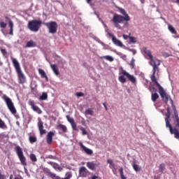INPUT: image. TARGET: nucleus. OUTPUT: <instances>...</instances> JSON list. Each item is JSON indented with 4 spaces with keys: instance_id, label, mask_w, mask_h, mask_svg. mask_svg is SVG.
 <instances>
[{
    "instance_id": "7",
    "label": "nucleus",
    "mask_w": 179,
    "mask_h": 179,
    "mask_svg": "<svg viewBox=\"0 0 179 179\" xmlns=\"http://www.w3.org/2000/svg\"><path fill=\"white\" fill-rule=\"evenodd\" d=\"M45 26L48 27L49 33L50 34H55L58 30V24L55 21H51L49 22H45Z\"/></svg>"
},
{
    "instance_id": "10",
    "label": "nucleus",
    "mask_w": 179,
    "mask_h": 179,
    "mask_svg": "<svg viewBox=\"0 0 179 179\" xmlns=\"http://www.w3.org/2000/svg\"><path fill=\"white\" fill-rule=\"evenodd\" d=\"M38 128L40 132V135H45L47 131L44 129V122H43L40 118L38 119Z\"/></svg>"
},
{
    "instance_id": "32",
    "label": "nucleus",
    "mask_w": 179,
    "mask_h": 179,
    "mask_svg": "<svg viewBox=\"0 0 179 179\" xmlns=\"http://www.w3.org/2000/svg\"><path fill=\"white\" fill-rule=\"evenodd\" d=\"M29 139L30 143H35V142H37V137L34 136H30Z\"/></svg>"
},
{
    "instance_id": "26",
    "label": "nucleus",
    "mask_w": 179,
    "mask_h": 179,
    "mask_svg": "<svg viewBox=\"0 0 179 179\" xmlns=\"http://www.w3.org/2000/svg\"><path fill=\"white\" fill-rule=\"evenodd\" d=\"M0 128L1 129H8V126L5 124V122L3 121L2 119L0 118Z\"/></svg>"
},
{
    "instance_id": "38",
    "label": "nucleus",
    "mask_w": 179,
    "mask_h": 179,
    "mask_svg": "<svg viewBox=\"0 0 179 179\" xmlns=\"http://www.w3.org/2000/svg\"><path fill=\"white\" fill-rule=\"evenodd\" d=\"M130 66L131 69H134L135 68V59L132 58L130 62Z\"/></svg>"
},
{
    "instance_id": "36",
    "label": "nucleus",
    "mask_w": 179,
    "mask_h": 179,
    "mask_svg": "<svg viewBox=\"0 0 179 179\" xmlns=\"http://www.w3.org/2000/svg\"><path fill=\"white\" fill-rule=\"evenodd\" d=\"M71 177H72V172L69 171L66 173L64 178L71 179Z\"/></svg>"
},
{
    "instance_id": "11",
    "label": "nucleus",
    "mask_w": 179,
    "mask_h": 179,
    "mask_svg": "<svg viewBox=\"0 0 179 179\" xmlns=\"http://www.w3.org/2000/svg\"><path fill=\"white\" fill-rule=\"evenodd\" d=\"M79 176L82 178L87 177L89 176V171L86 167L81 166L79 169Z\"/></svg>"
},
{
    "instance_id": "59",
    "label": "nucleus",
    "mask_w": 179,
    "mask_h": 179,
    "mask_svg": "<svg viewBox=\"0 0 179 179\" xmlns=\"http://www.w3.org/2000/svg\"><path fill=\"white\" fill-rule=\"evenodd\" d=\"M0 179H3V176H0Z\"/></svg>"
},
{
    "instance_id": "6",
    "label": "nucleus",
    "mask_w": 179,
    "mask_h": 179,
    "mask_svg": "<svg viewBox=\"0 0 179 179\" xmlns=\"http://www.w3.org/2000/svg\"><path fill=\"white\" fill-rule=\"evenodd\" d=\"M14 150L17 153L21 164H22V166H27V162H26V157H24V155L23 154V150H22V148H20V146L19 145H17L14 148Z\"/></svg>"
},
{
    "instance_id": "27",
    "label": "nucleus",
    "mask_w": 179,
    "mask_h": 179,
    "mask_svg": "<svg viewBox=\"0 0 179 179\" xmlns=\"http://www.w3.org/2000/svg\"><path fill=\"white\" fill-rule=\"evenodd\" d=\"M57 127H58L59 129H62V131L63 132H66V131H68V129L66 128V126H65L62 124H59Z\"/></svg>"
},
{
    "instance_id": "24",
    "label": "nucleus",
    "mask_w": 179,
    "mask_h": 179,
    "mask_svg": "<svg viewBox=\"0 0 179 179\" xmlns=\"http://www.w3.org/2000/svg\"><path fill=\"white\" fill-rule=\"evenodd\" d=\"M157 99H159V94L156 93V92H152V94H151L152 101H153L155 103L156 101V100H157Z\"/></svg>"
},
{
    "instance_id": "53",
    "label": "nucleus",
    "mask_w": 179,
    "mask_h": 179,
    "mask_svg": "<svg viewBox=\"0 0 179 179\" xmlns=\"http://www.w3.org/2000/svg\"><path fill=\"white\" fill-rule=\"evenodd\" d=\"M92 179H97V176H94Z\"/></svg>"
},
{
    "instance_id": "55",
    "label": "nucleus",
    "mask_w": 179,
    "mask_h": 179,
    "mask_svg": "<svg viewBox=\"0 0 179 179\" xmlns=\"http://www.w3.org/2000/svg\"><path fill=\"white\" fill-rule=\"evenodd\" d=\"M13 178V175H10V179H12Z\"/></svg>"
},
{
    "instance_id": "33",
    "label": "nucleus",
    "mask_w": 179,
    "mask_h": 179,
    "mask_svg": "<svg viewBox=\"0 0 179 179\" xmlns=\"http://www.w3.org/2000/svg\"><path fill=\"white\" fill-rule=\"evenodd\" d=\"M48 95L45 92H43L42 95L39 97V100H47Z\"/></svg>"
},
{
    "instance_id": "62",
    "label": "nucleus",
    "mask_w": 179,
    "mask_h": 179,
    "mask_svg": "<svg viewBox=\"0 0 179 179\" xmlns=\"http://www.w3.org/2000/svg\"><path fill=\"white\" fill-rule=\"evenodd\" d=\"M42 179H43V178H42Z\"/></svg>"
},
{
    "instance_id": "17",
    "label": "nucleus",
    "mask_w": 179,
    "mask_h": 179,
    "mask_svg": "<svg viewBox=\"0 0 179 179\" xmlns=\"http://www.w3.org/2000/svg\"><path fill=\"white\" fill-rule=\"evenodd\" d=\"M48 164H50L53 169H55V170H59V171H62V167L59 166V164L52 162H48Z\"/></svg>"
},
{
    "instance_id": "50",
    "label": "nucleus",
    "mask_w": 179,
    "mask_h": 179,
    "mask_svg": "<svg viewBox=\"0 0 179 179\" xmlns=\"http://www.w3.org/2000/svg\"><path fill=\"white\" fill-rule=\"evenodd\" d=\"M103 106H104L106 111H107L108 108H107V105L106 104V103H103Z\"/></svg>"
},
{
    "instance_id": "56",
    "label": "nucleus",
    "mask_w": 179,
    "mask_h": 179,
    "mask_svg": "<svg viewBox=\"0 0 179 179\" xmlns=\"http://www.w3.org/2000/svg\"><path fill=\"white\" fill-rule=\"evenodd\" d=\"M176 3L179 4V0H176Z\"/></svg>"
},
{
    "instance_id": "49",
    "label": "nucleus",
    "mask_w": 179,
    "mask_h": 179,
    "mask_svg": "<svg viewBox=\"0 0 179 179\" xmlns=\"http://www.w3.org/2000/svg\"><path fill=\"white\" fill-rule=\"evenodd\" d=\"M108 36H109V37H111V38H112V41H113L114 37H115V36L114 35H113V34H111V33H108Z\"/></svg>"
},
{
    "instance_id": "29",
    "label": "nucleus",
    "mask_w": 179,
    "mask_h": 179,
    "mask_svg": "<svg viewBox=\"0 0 179 179\" xmlns=\"http://www.w3.org/2000/svg\"><path fill=\"white\" fill-rule=\"evenodd\" d=\"M29 158L30 160H31V162H33L34 163H36V162H37V157L34 154H30Z\"/></svg>"
},
{
    "instance_id": "30",
    "label": "nucleus",
    "mask_w": 179,
    "mask_h": 179,
    "mask_svg": "<svg viewBox=\"0 0 179 179\" xmlns=\"http://www.w3.org/2000/svg\"><path fill=\"white\" fill-rule=\"evenodd\" d=\"M119 173L120 174L121 179H127V177H125V176H124V168L121 167L119 170Z\"/></svg>"
},
{
    "instance_id": "41",
    "label": "nucleus",
    "mask_w": 179,
    "mask_h": 179,
    "mask_svg": "<svg viewBox=\"0 0 179 179\" xmlns=\"http://www.w3.org/2000/svg\"><path fill=\"white\" fill-rule=\"evenodd\" d=\"M80 130L82 131L83 135H87V131H86V129H85V127H81Z\"/></svg>"
},
{
    "instance_id": "4",
    "label": "nucleus",
    "mask_w": 179,
    "mask_h": 179,
    "mask_svg": "<svg viewBox=\"0 0 179 179\" xmlns=\"http://www.w3.org/2000/svg\"><path fill=\"white\" fill-rule=\"evenodd\" d=\"M121 74L123 76H120L118 77V80L120 82V83H127V78H125V76H127V78L129 79V81L131 82V83H136V78L129 74V73L127 72V71L122 69L121 71Z\"/></svg>"
},
{
    "instance_id": "16",
    "label": "nucleus",
    "mask_w": 179,
    "mask_h": 179,
    "mask_svg": "<svg viewBox=\"0 0 179 179\" xmlns=\"http://www.w3.org/2000/svg\"><path fill=\"white\" fill-rule=\"evenodd\" d=\"M87 167H88L90 170L94 171V170H96V167H99V165L93 162H89L87 163Z\"/></svg>"
},
{
    "instance_id": "52",
    "label": "nucleus",
    "mask_w": 179,
    "mask_h": 179,
    "mask_svg": "<svg viewBox=\"0 0 179 179\" xmlns=\"http://www.w3.org/2000/svg\"><path fill=\"white\" fill-rule=\"evenodd\" d=\"M166 111H167V113H170V106H168L166 108Z\"/></svg>"
},
{
    "instance_id": "20",
    "label": "nucleus",
    "mask_w": 179,
    "mask_h": 179,
    "mask_svg": "<svg viewBox=\"0 0 179 179\" xmlns=\"http://www.w3.org/2000/svg\"><path fill=\"white\" fill-rule=\"evenodd\" d=\"M36 46H37V44L36 43V42H34V41H32V40L28 41L26 45V47L27 48H31Z\"/></svg>"
},
{
    "instance_id": "14",
    "label": "nucleus",
    "mask_w": 179,
    "mask_h": 179,
    "mask_svg": "<svg viewBox=\"0 0 179 179\" xmlns=\"http://www.w3.org/2000/svg\"><path fill=\"white\" fill-rule=\"evenodd\" d=\"M55 136V133L53 131H49L46 136V141L48 145H51L52 143V137Z\"/></svg>"
},
{
    "instance_id": "60",
    "label": "nucleus",
    "mask_w": 179,
    "mask_h": 179,
    "mask_svg": "<svg viewBox=\"0 0 179 179\" xmlns=\"http://www.w3.org/2000/svg\"><path fill=\"white\" fill-rule=\"evenodd\" d=\"M135 54H136V51L134 52V55H135Z\"/></svg>"
},
{
    "instance_id": "48",
    "label": "nucleus",
    "mask_w": 179,
    "mask_h": 179,
    "mask_svg": "<svg viewBox=\"0 0 179 179\" xmlns=\"http://www.w3.org/2000/svg\"><path fill=\"white\" fill-rule=\"evenodd\" d=\"M122 37H123V38H124V40H128V38H129L131 36H129L128 35L123 34Z\"/></svg>"
},
{
    "instance_id": "15",
    "label": "nucleus",
    "mask_w": 179,
    "mask_h": 179,
    "mask_svg": "<svg viewBox=\"0 0 179 179\" xmlns=\"http://www.w3.org/2000/svg\"><path fill=\"white\" fill-rule=\"evenodd\" d=\"M13 65L14 66V68H15L16 72H20L22 71V69H20V64H19V62L13 57L11 58Z\"/></svg>"
},
{
    "instance_id": "39",
    "label": "nucleus",
    "mask_w": 179,
    "mask_h": 179,
    "mask_svg": "<svg viewBox=\"0 0 179 179\" xmlns=\"http://www.w3.org/2000/svg\"><path fill=\"white\" fill-rule=\"evenodd\" d=\"M166 168V166L164 165V164H161L159 166V171H161L162 173H163V171H164V169Z\"/></svg>"
},
{
    "instance_id": "40",
    "label": "nucleus",
    "mask_w": 179,
    "mask_h": 179,
    "mask_svg": "<svg viewBox=\"0 0 179 179\" xmlns=\"http://www.w3.org/2000/svg\"><path fill=\"white\" fill-rule=\"evenodd\" d=\"M107 163H108V164H110V166H112V167H113V169L115 168V164H114V162H113V159H108V160H107Z\"/></svg>"
},
{
    "instance_id": "19",
    "label": "nucleus",
    "mask_w": 179,
    "mask_h": 179,
    "mask_svg": "<svg viewBox=\"0 0 179 179\" xmlns=\"http://www.w3.org/2000/svg\"><path fill=\"white\" fill-rule=\"evenodd\" d=\"M38 73L39 75H41V78H44L46 82H48V76H47V73H45V71H44V70L39 69Z\"/></svg>"
},
{
    "instance_id": "25",
    "label": "nucleus",
    "mask_w": 179,
    "mask_h": 179,
    "mask_svg": "<svg viewBox=\"0 0 179 179\" xmlns=\"http://www.w3.org/2000/svg\"><path fill=\"white\" fill-rule=\"evenodd\" d=\"M101 59H106L107 61H109L110 62H113L114 61V58L110 55H106L101 57Z\"/></svg>"
},
{
    "instance_id": "54",
    "label": "nucleus",
    "mask_w": 179,
    "mask_h": 179,
    "mask_svg": "<svg viewBox=\"0 0 179 179\" xmlns=\"http://www.w3.org/2000/svg\"><path fill=\"white\" fill-rule=\"evenodd\" d=\"M87 3H90L92 2V0H87Z\"/></svg>"
},
{
    "instance_id": "45",
    "label": "nucleus",
    "mask_w": 179,
    "mask_h": 179,
    "mask_svg": "<svg viewBox=\"0 0 179 179\" xmlns=\"http://www.w3.org/2000/svg\"><path fill=\"white\" fill-rule=\"evenodd\" d=\"M1 52L3 54V55H7V54H8V52L6 51V49L1 48Z\"/></svg>"
},
{
    "instance_id": "51",
    "label": "nucleus",
    "mask_w": 179,
    "mask_h": 179,
    "mask_svg": "<svg viewBox=\"0 0 179 179\" xmlns=\"http://www.w3.org/2000/svg\"><path fill=\"white\" fill-rule=\"evenodd\" d=\"M0 177H3V179L6 178V176L5 175H2V174L1 173V171H0Z\"/></svg>"
},
{
    "instance_id": "31",
    "label": "nucleus",
    "mask_w": 179,
    "mask_h": 179,
    "mask_svg": "<svg viewBox=\"0 0 179 179\" xmlns=\"http://www.w3.org/2000/svg\"><path fill=\"white\" fill-rule=\"evenodd\" d=\"M168 29L172 34H177V31L171 25H169Z\"/></svg>"
},
{
    "instance_id": "34",
    "label": "nucleus",
    "mask_w": 179,
    "mask_h": 179,
    "mask_svg": "<svg viewBox=\"0 0 179 179\" xmlns=\"http://www.w3.org/2000/svg\"><path fill=\"white\" fill-rule=\"evenodd\" d=\"M66 120L70 122V124L75 122V120H73L69 115H66Z\"/></svg>"
},
{
    "instance_id": "57",
    "label": "nucleus",
    "mask_w": 179,
    "mask_h": 179,
    "mask_svg": "<svg viewBox=\"0 0 179 179\" xmlns=\"http://www.w3.org/2000/svg\"><path fill=\"white\" fill-rule=\"evenodd\" d=\"M14 179H20V178H19L18 177H15Z\"/></svg>"
},
{
    "instance_id": "8",
    "label": "nucleus",
    "mask_w": 179,
    "mask_h": 179,
    "mask_svg": "<svg viewBox=\"0 0 179 179\" xmlns=\"http://www.w3.org/2000/svg\"><path fill=\"white\" fill-rule=\"evenodd\" d=\"M3 100L5 103H6V106L8 108V110L12 113L13 114H16L17 111L16 110V108H15V105L13 104V102L12 101V99L10 98L4 96Z\"/></svg>"
},
{
    "instance_id": "21",
    "label": "nucleus",
    "mask_w": 179,
    "mask_h": 179,
    "mask_svg": "<svg viewBox=\"0 0 179 179\" xmlns=\"http://www.w3.org/2000/svg\"><path fill=\"white\" fill-rule=\"evenodd\" d=\"M51 69H52L54 73L58 76V75H59V70H58V67L57 66V65L55 64H51L50 65Z\"/></svg>"
},
{
    "instance_id": "5",
    "label": "nucleus",
    "mask_w": 179,
    "mask_h": 179,
    "mask_svg": "<svg viewBox=\"0 0 179 179\" xmlns=\"http://www.w3.org/2000/svg\"><path fill=\"white\" fill-rule=\"evenodd\" d=\"M41 20H33L28 22V28L31 31H34L35 33H37L38 30H40V28L41 27L42 24Z\"/></svg>"
},
{
    "instance_id": "28",
    "label": "nucleus",
    "mask_w": 179,
    "mask_h": 179,
    "mask_svg": "<svg viewBox=\"0 0 179 179\" xmlns=\"http://www.w3.org/2000/svg\"><path fill=\"white\" fill-rule=\"evenodd\" d=\"M85 114L86 115H93V114H94V112L93 111V109L88 108L85 110Z\"/></svg>"
},
{
    "instance_id": "46",
    "label": "nucleus",
    "mask_w": 179,
    "mask_h": 179,
    "mask_svg": "<svg viewBox=\"0 0 179 179\" xmlns=\"http://www.w3.org/2000/svg\"><path fill=\"white\" fill-rule=\"evenodd\" d=\"M83 96H85V94H83V92H77L76 93L77 97H83Z\"/></svg>"
},
{
    "instance_id": "13",
    "label": "nucleus",
    "mask_w": 179,
    "mask_h": 179,
    "mask_svg": "<svg viewBox=\"0 0 179 179\" xmlns=\"http://www.w3.org/2000/svg\"><path fill=\"white\" fill-rule=\"evenodd\" d=\"M29 106H31V107L32 110H34V111H36V113H38V114H41V113H42L41 109H40V108H38V106H36V105H34V101L29 100Z\"/></svg>"
},
{
    "instance_id": "47",
    "label": "nucleus",
    "mask_w": 179,
    "mask_h": 179,
    "mask_svg": "<svg viewBox=\"0 0 179 179\" xmlns=\"http://www.w3.org/2000/svg\"><path fill=\"white\" fill-rule=\"evenodd\" d=\"M165 115L166 117L165 119L169 120L170 119V116L171 115V113L170 112H167Z\"/></svg>"
},
{
    "instance_id": "12",
    "label": "nucleus",
    "mask_w": 179,
    "mask_h": 179,
    "mask_svg": "<svg viewBox=\"0 0 179 179\" xmlns=\"http://www.w3.org/2000/svg\"><path fill=\"white\" fill-rule=\"evenodd\" d=\"M79 145H80L81 149L83 150V152H85V153H86V155H89L90 156H91V155H93V150H92L90 148H87V147L85 146V145H83V143L80 142Z\"/></svg>"
},
{
    "instance_id": "23",
    "label": "nucleus",
    "mask_w": 179,
    "mask_h": 179,
    "mask_svg": "<svg viewBox=\"0 0 179 179\" xmlns=\"http://www.w3.org/2000/svg\"><path fill=\"white\" fill-rule=\"evenodd\" d=\"M8 26L10 27V36H13V22L12 20L8 21Z\"/></svg>"
},
{
    "instance_id": "37",
    "label": "nucleus",
    "mask_w": 179,
    "mask_h": 179,
    "mask_svg": "<svg viewBox=\"0 0 179 179\" xmlns=\"http://www.w3.org/2000/svg\"><path fill=\"white\" fill-rule=\"evenodd\" d=\"M149 90L151 92V94H152V93H156V92H157V90H156V88H155V86H150L149 87Z\"/></svg>"
},
{
    "instance_id": "44",
    "label": "nucleus",
    "mask_w": 179,
    "mask_h": 179,
    "mask_svg": "<svg viewBox=\"0 0 179 179\" xmlns=\"http://www.w3.org/2000/svg\"><path fill=\"white\" fill-rule=\"evenodd\" d=\"M71 125L73 129H74V131H76L78 129L77 127H76V123L75 122L73 123H71Z\"/></svg>"
},
{
    "instance_id": "3",
    "label": "nucleus",
    "mask_w": 179,
    "mask_h": 179,
    "mask_svg": "<svg viewBox=\"0 0 179 179\" xmlns=\"http://www.w3.org/2000/svg\"><path fill=\"white\" fill-rule=\"evenodd\" d=\"M151 80L152 83H155V85L157 86L159 90V93L162 99V101H164L165 104L166 105H167V103H169V100H170L171 104V101H172V103H173V99H171V97L170 96V95L167 94L166 91H164V88H163V87L160 85L159 82H157V80L156 79V76H151Z\"/></svg>"
},
{
    "instance_id": "18",
    "label": "nucleus",
    "mask_w": 179,
    "mask_h": 179,
    "mask_svg": "<svg viewBox=\"0 0 179 179\" xmlns=\"http://www.w3.org/2000/svg\"><path fill=\"white\" fill-rule=\"evenodd\" d=\"M47 175L50 177V178H52V179H67L66 178H62L59 177V176H57V175L55 173H52V172H50V171H48L47 172Z\"/></svg>"
},
{
    "instance_id": "42",
    "label": "nucleus",
    "mask_w": 179,
    "mask_h": 179,
    "mask_svg": "<svg viewBox=\"0 0 179 179\" xmlns=\"http://www.w3.org/2000/svg\"><path fill=\"white\" fill-rule=\"evenodd\" d=\"M129 40L131 43H133V44H135V43H136V38H135V37L134 36H130Z\"/></svg>"
},
{
    "instance_id": "9",
    "label": "nucleus",
    "mask_w": 179,
    "mask_h": 179,
    "mask_svg": "<svg viewBox=\"0 0 179 179\" xmlns=\"http://www.w3.org/2000/svg\"><path fill=\"white\" fill-rule=\"evenodd\" d=\"M17 78H18V83L20 85H24L26 83V76L23 73L22 71L17 72Z\"/></svg>"
},
{
    "instance_id": "1",
    "label": "nucleus",
    "mask_w": 179,
    "mask_h": 179,
    "mask_svg": "<svg viewBox=\"0 0 179 179\" xmlns=\"http://www.w3.org/2000/svg\"><path fill=\"white\" fill-rule=\"evenodd\" d=\"M117 9L123 15H119V14H114L113 17L112 18V22L118 30H122V29L125 27H128L129 26V24L128 22L131 20V17L127 13V11L121 7H117Z\"/></svg>"
},
{
    "instance_id": "22",
    "label": "nucleus",
    "mask_w": 179,
    "mask_h": 179,
    "mask_svg": "<svg viewBox=\"0 0 179 179\" xmlns=\"http://www.w3.org/2000/svg\"><path fill=\"white\" fill-rule=\"evenodd\" d=\"M112 41L115 45H117V47H122V42L117 39V38L113 37V40Z\"/></svg>"
},
{
    "instance_id": "35",
    "label": "nucleus",
    "mask_w": 179,
    "mask_h": 179,
    "mask_svg": "<svg viewBox=\"0 0 179 179\" xmlns=\"http://www.w3.org/2000/svg\"><path fill=\"white\" fill-rule=\"evenodd\" d=\"M133 169L135 171H141V167L138 164H133Z\"/></svg>"
},
{
    "instance_id": "43",
    "label": "nucleus",
    "mask_w": 179,
    "mask_h": 179,
    "mask_svg": "<svg viewBox=\"0 0 179 179\" xmlns=\"http://www.w3.org/2000/svg\"><path fill=\"white\" fill-rule=\"evenodd\" d=\"M6 26H7V24L4 22H0V27L1 29H5V27H6Z\"/></svg>"
},
{
    "instance_id": "61",
    "label": "nucleus",
    "mask_w": 179,
    "mask_h": 179,
    "mask_svg": "<svg viewBox=\"0 0 179 179\" xmlns=\"http://www.w3.org/2000/svg\"><path fill=\"white\" fill-rule=\"evenodd\" d=\"M6 19H9V17H6Z\"/></svg>"
},
{
    "instance_id": "58",
    "label": "nucleus",
    "mask_w": 179,
    "mask_h": 179,
    "mask_svg": "<svg viewBox=\"0 0 179 179\" xmlns=\"http://www.w3.org/2000/svg\"><path fill=\"white\" fill-rule=\"evenodd\" d=\"M140 1H141V2H142V3H143V1H144V0H140Z\"/></svg>"
},
{
    "instance_id": "2",
    "label": "nucleus",
    "mask_w": 179,
    "mask_h": 179,
    "mask_svg": "<svg viewBox=\"0 0 179 179\" xmlns=\"http://www.w3.org/2000/svg\"><path fill=\"white\" fill-rule=\"evenodd\" d=\"M143 51L146 54V55H148L151 61L150 62V64L151 66H152V75L151 76H156V73L157 75H159V66H160V60L153 58V55H152V52L150 50H148V48H143Z\"/></svg>"
}]
</instances>
